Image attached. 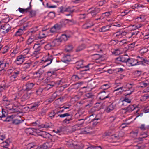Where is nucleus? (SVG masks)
<instances>
[{"mask_svg":"<svg viewBox=\"0 0 149 149\" xmlns=\"http://www.w3.org/2000/svg\"><path fill=\"white\" fill-rule=\"evenodd\" d=\"M143 60L142 61H138L136 59L133 58H129L127 61V65L129 67L137 65L140 64H144L145 63H143Z\"/></svg>","mask_w":149,"mask_h":149,"instance_id":"nucleus-1","label":"nucleus"},{"mask_svg":"<svg viewBox=\"0 0 149 149\" xmlns=\"http://www.w3.org/2000/svg\"><path fill=\"white\" fill-rule=\"evenodd\" d=\"M53 58L52 55L47 56L42 58V61L44 62L45 66L46 67L50 64L52 62Z\"/></svg>","mask_w":149,"mask_h":149,"instance_id":"nucleus-2","label":"nucleus"},{"mask_svg":"<svg viewBox=\"0 0 149 149\" xmlns=\"http://www.w3.org/2000/svg\"><path fill=\"white\" fill-rule=\"evenodd\" d=\"M127 35V32L121 30L113 33L112 36L116 39H119Z\"/></svg>","mask_w":149,"mask_h":149,"instance_id":"nucleus-3","label":"nucleus"},{"mask_svg":"<svg viewBox=\"0 0 149 149\" xmlns=\"http://www.w3.org/2000/svg\"><path fill=\"white\" fill-rule=\"evenodd\" d=\"M100 98L101 100H104L106 98L110 99L112 96L111 93H109L108 92H102L100 93Z\"/></svg>","mask_w":149,"mask_h":149,"instance_id":"nucleus-4","label":"nucleus"},{"mask_svg":"<svg viewBox=\"0 0 149 149\" xmlns=\"http://www.w3.org/2000/svg\"><path fill=\"white\" fill-rule=\"evenodd\" d=\"M11 27L9 24H5L3 26H1L0 31L2 33H8L11 29Z\"/></svg>","mask_w":149,"mask_h":149,"instance_id":"nucleus-5","label":"nucleus"},{"mask_svg":"<svg viewBox=\"0 0 149 149\" xmlns=\"http://www.w3.org/2000/svg\"><path fill=\"white\" fill-rule=\"evenodd\" d=\"M26 57V56L22 55H19L17 57L16 60L15 61V62L18 65L21 64L24 62Z\"/></svg>","mask_w":149,"mask_h":149,"instance_id":"nucleus-6","label":"nucleus"},{"mask_svg":"<svg viewBox=\"0 0 149 149\" xmlns=\"http://www.w3.org/2000/svg\"><path fill=\"white\" fill-rule=\"evenodd\" d=\"M89 51L100 52L102 51L101 45L99 46L97 45H93L91 47V49Z\"/></svg>","mask_w":149,"mask_h":149,"instance_id":"nucleus-7","label":"nucleus"},{"mask_svg":"<svg viewBox=\"0 0 149 149\" xmlns=\"http://www.w3.org/2000/svg\"><path fill=\"white\" fill-rule=\"evenodd\" d=\"M89 10L90 13L93 16L95 15L100 11V8L98 7L90 8Z\"/></svg>","mask_w":149,"mask_h":149,"instance_id":"nucleus-8","label":"nucleus"},{"mask_svg":"<svg viewBox=\"0 0 149 149\" xmlns=\"http://www.w3.org/2000/svg\"><path fill=\"white\" fill-rule=\"evenodd\" d=\"M129 59V57L127 55H125L121 56L120 57L118 58L117 60L119 61L125 62L127 64Z\"/></svg>","mask_w":149,"mask_h":149,"instance_id":"nucleus-9","label":"nucleus"},{"mask_svg":"<svg viewBox=\"0 0 149 149\" xmlns=\"http://www.w3.org/2000/svg\"><path fill=\"white\" fill-rule=\"evenodd\" d=\"M123 87L122 86L119 87L118 88H115V89L113 91V93L116 95H121L123 91Z\"/></svg>","mask_w":149,"mask_h":149,"instance_id":"nucleus-10","label":"nucleus"},{"mask_svg":"<svg viewBox=\"0 0 149 149\" xmlns=\"http://www.w3.org/2000/svg\"><path fill=\"white\" fill-rule=\"evenodd\" d=\"M93 25L92 21H86V23L83 25V28L84 29H88Z\"/></svg>","mask_w":149,"mask_h":149,"instance_id":"nucleus-11","label":"nucleus"},{"mask_svg":"<svg viewBox=\"0 0 149 149\" xmlns=\"http://www.w3.org/2000/svg\"><path fill=\"white\" fill-rule=\"evenodd\" d=\"M52 142H47L44 144L41 147L42 149H47L50 148L52 146Z\"/></svg>","mask_w":149,"mask_h":149,"instance_id":"nucleus-12","label":"nucleus"},{"mask_svg":"<svg viewBox=\"0 0 149 149\" xmlns=\"http://www.w3.org/2000/svg\"><path fill=\"white\" fill-rule=\"evenodd\" d=\"M61 60L63 62L65 63H68L71 60L70 55H64L62 58Z\"/></svg>","mask_w":149,"mask_h":149,"instance_id":"nucleus-13","label":"nucleus"},{"mask_svg":"<svg viewBox=\"0 0 149 149\" xmlns=\"http://www.w3.org/2000/svg\"><path fill=\"white\" fill-rule=\"evenodd\" d=\"M69 37V36H68L65 34H62L58 38L61 43L63 42L67 41Z\"/></svg>","mask_w":149,"mask_h":149,"instance_id":"nucleus-14","label":"nucleus"},{"mask_svg":"<svg viewBox=\"0 0 149 149\" xmlns=\"http://www.w3.org/2000/svg\"><path fill=\"white\" fill-rule=\"evenodd\" d=\"M51 43L53 48L55 47H57L59 46L61 43L58 38L54 40Z\"/></svg>","mask_w":149,"mask_h":149,"instance_id":"nucleus-15","label":"nucleus"},{"mask_svg":"<svg viewBox=\"0 0 149 149\" xmlns=\"http://www.w3.org/2000/svg\"><path fill=\"white\" fill-rule=\"evenodd\" d=\"M49 31V29L43 30L40 33V35L42 38H44L48 35V32Z\"/></svg>","mask_w":149,"mask_h":149,"instance_id":"nucleus-16","label":"nucleus"},{"mask_svg":"<svg viewBox=\"0 0 149 149\" xmlns=\"http://www.w3.org/2000/svg\"><path fill=\"white\" fill-rule=\"evenodd\" d=\"M44 72V70L43 69L40 68L36 72L34 73V75H36L37 77H41V75Z\"/></svg>","mask_w":149,"mask_h":149,"instance_id":"nucleus-17","label":"nucleus"},{"mask_svg":"<svg viewBox=\"0 0 149 149\" xmlns=\"http://www.w3.org/2000/svg\"><path fill=\"white\" fill-rule=\"evenodd\" d=\"M10 143L9 139H7L5 141L2 142L1 144V146L3 148H7Z\"/></svg>","mask_w":149,"mask_h":149,"instance_id":"nucleus-18","label":"nucleus"},{"mask_svg":"<svg viewBox=\"0 0 149 149\" xmlns=\"http://www.w3.org/2000/svg\"><path fill=\"white\" fill-rule=\"evenodd\" d=\"M36 129L34 128H29L26 130L25 132L27 134H33L34 132H35Z\"/></svg>","mask_w":149,"mask_h":149,"instance_id":"nucleus-19","label":"nucleus"},{"mask_svg":"<svg viewBox=\"0 0 149 149\" xmlns=\"http://www.w3.org/2000/svg\"><path fill=\"white\" fill-rule=\"evenodd\" d=\"M39 105V103L38 102L34 103L30 107L31 111H33L37 109Z\"/></svg>","mask_w":149,"mask_h":149,"instance_id":"nucleus-20","label":"nucleus"},{"mask_svg":"<svg viewBox=\"0 0 149 149\" xmlns=\"http://www.w3.org/2000/svg\"><path fill=\"white\" fill-rule=\"evenodd\" d=\"M136 109V107L133 105H130L126 109V111L129 112H131Z\"/></svg>","mask_w":149,"mask_h":149,"instance_id":"nucleus-21","label":"nucleus"},{"mask_svg":"<svg viewBox=\"0 0 149 149\" xmlns=\"http://www.w3.org/2000/svg\"><path fill=\"white\" fill-rule=\"evenodd\" d=\"M30 48H26L23 51L22 54V55L25 56H26L27 54H30L31 55L30 51Z\"/></svg>","mask_w":149,"mask_h":149,"instance_id":"nucleus-22","label":"nucleus"},{"mask_svg":"<svg viewBox=\"0 0 149 149\" xmlns=\"http://www.w3.org/2000/svg\"><path fill=\"white\" fill-rule=\"evenodd\" d=\"M111 27V26L110 25H107L104 26L101 28V31H100L103 32L107 31L109 30Z\"/></svg>","mask_w":149,"mask_h":149,"instance_id":"nucleus-23","label":"nucleus"},{"mask_svg":"<svg viewBox=\"0 0 149 149\" xmlns=\"http://www.w3.org/2000/svg\"><path fill=\"white\" fill-rule=\"evenodd\" d=\"M15 117V116L14 115H12L11 116H8L6 119L5 121L7 122H9L11 121H13V119Z\"/></svg>","mask_w":149,"mask_h":149,"instance_id":"nucleus-24","label":"nucleus"},{"mask_svg":"<svg viewBox=\"0 0 149 149\" xmlns=\"http://www.w3.org/2000/svg\"><path fill=\"white\" fill-rule=\"evenodd\" d=\"M115 108V106L113 104H112L107 107L106 109V111L108 113L109 112L113 110Z\"/></svg>","mask_w":149,"mask_h":149,"instance_id":"nucleus-25","label":"nucleus"},{"mask_svg":"<svg viewBox=\"0 0 149 149\" xmlns=\"http://www.w3.org/2000/svg\"><path fill=\"white\" fill-rule=\"evenodd\" d=\"M125 102L123 100L118 102L116 105V107H121L123 106H125L126 105Z\"/></svg>","mask_w":149,"mask_h":149,"instance_id":"nucleus-26","label":"nucleus"},{"mask_svg":"<svg viewBox=\"0 0 149 149\" xmlns=\"http://www.w3.org/2000/svg\"><path fill=\"white\" fill-rule=\"evenodd\" d=\"M33 48L35 49V52H38L41 50V47L40 45L36 43L34 45Z\"/></svg>","mask_w":149,"mask_h":149,"instance_id":"nucleus-27","label":"nucleus"},{"mask_svg":"<svg viewBox=\"0 0 149 149\" xmlns=\"http://www.w3.org/2000/svg\"><path fill=\"white\" fill-rule=\"evenodd\" d=\"M34 84L33 83H27L26 84V89L27 90H30L33 87Z\"/></svg>","mask_w":149,"mask_h":149,"instance_id":"nucleus-28","label":"nucleus"},{"mask_svg":"<svg viewBox=\"0 0 149 149\" xmlns=\"http://www.w3.org/2000/svg\"><path fill=\"white\" fill-rule=\"evenodd\" d=\"M32 62H29L24 64L22 66V68L25 70L29 68L32 65Z\"/></svg>","mask_w":149,"mask_h":149,"instance_id":"nucleus-29","label":"nucleus"},{"mask_svg":"<svg viewBox=\"0 0 149 149\" xmlns=\"http://www.w3.org/2000/svg\"><path fill=\"white\" fill-rule=\"evenodd\" d=\"M76 68L77 69L82 68L83 67V62L82 61H79L76 63Z\"/></svg>","mask_w":149,"mask_h":149,"instance_id":"nucleus-30","label":"nucleus"},{"mask_svg":"<svg viewBox=\"0 0 149 149\" xmlns=\"http://www.w3.org/2000/svg\"><path fill=\"white\" fill-rule=\"evenodd\" d=\"M19 52V47L18 46H16L15 48L13 50V52L11 54V56H14Z\"/></svg>","mask_w":149,"mask_h":149,"instance_id":"nucleus-31","label":"nucleus"},{"mask_svg":"<svg viewBox=\"0 0 149 149\" xmlns=\"http://www.w3.org/2000/svg\"><path fill=\"white\" fill-rule=\"evenodd\" d=\"M59 112V111H58L57 113H55L54 111L50 112L49 114V117H50L51 119L53 118L54 117L55 115L56 114H57Z\"/></svg>","mask_w":149,"mask_h":149,"instance_id":"nucleus-32","label":"nucleus"},{"mask_svg":"<svg viewBox=\"0 0 149 149\" xmlns=\"http://www.w3.org/2000/svg\"><path fill=\"white\" fill-rule=\"evenodd\" d=\"M35 40L33 36H31L29 38L27 41V44L28 45H30L33 43Z\"/></svg>","mask_w":149,"mask_h":149,"instance_id":"nucleus-33","label":"nucleus"},{"mask_svg":"<svg viewBox=\"0 0 149 149\" xmlns=\"http://www.w3.org/2000/svg\"><path fill=\"white\" fill-rule=\"evenodd\" d=\"M23 121L22 120H18L17 119H15L13 120L12 123L13 124L15 125H18L22 123Z\"/></svg>","mask_w":149,"mask_h":149,"instance_id":"nucleus-34","label":"nucleus"},{"mask_svg":"<svg viewBox=\"0 0 149 149\" xmlns=\"http://www.w3.org/2000/svg\"><path fill=\"white\" fill-rule=\"evenodd\" d=\"M31 2H30V6L29 7V10H28V12H29L31 15L32 16H33L35 15L36 14V13L34 11L32 10L31 9Z\"/></svg>","mask_w":149,"mask_h":149,"instance_id":"nucleus-35","label":"nucleus"},{"mask_svg":"<svg viewBox=\"0 0 149 149\" xmlns=\"http://www.w3.org/2000/svg\"><path fill=\"white\" fill-rule=\"evenodd\" d=\"M29 78V75H22L21 77V79L22 81H26L28 80Z\"/></svg>","mask_w":149,"mask_h":149,"instance_id":"nucleus-36","label":"nucleus"},{"mask_svg":"<svg viewBox=\"0 0 149 149\" xmlns=\"http://www.w3.org/2000/svg\"><path fill=\"white\" fill-rule=\"evenodd\" d=\"M44 48L48 50L53 49L54 48L51 42L46 45L45 46Z\"/></svg>","mask_w":149,"mask_h":149,"instance_id":"nucleus-37","label":"nucleus"},{"mask_svg":"<svg viewBox=\"0 0 149 149\" xmlns=\"http://www.w3.org/2000/svg\"><path fill=\"white\" fill-rule=\"evenodd\" d=\"M149 85V83L148 81L142 82L140 83V87L144 88L147 86Z\"/></svg>","mask_w":149,"mask_h":149,"instance_id":"nucleus-38","label":"nucleus"},{"mask_svg":"<svg viewBox=\"0 0 149 149\" xmlns=\"http://www.w3.org/2000/svg\"><path fill=\"white\" fill-rule=\"evenodd\" d=\"M6 66V64L3 61L0 62V71H2Z\"/></svg>","mask_w":149,"mask_h":149,"instance_id":"nucleus-39","label":"nucleus"},{"mask_svg":"<svg viewBox=\"0 0 149 149\" xmlns=\"http://www.w3.org/2000/svg\"><path fill=\"white\" fill-rule=\"evenodd\" d=\"M29 9V7H28L26 9H23L20 8H19V12L23 13H27Z\"/></svg>","mask_w":149,"mask_h":149,"instance_id":"nucleus-40","label":"nucleus"},{"mask_svg":"<svg viewBox=\"0 0 149 149\" xmlns=\"http://www.w3.org/2000/svg\"><path fill=\"white\" fill-rule=\"evenodd\" d=\"M139 128L142 131L147 130L146 126L144 124H141Z\"/></svg>","mask_w":149,"mask_h":149,"instance_id":"nucleus-41","label":"nucleus"},{"mask_svg":"<svg viewBox=\"0 0 149 149\" xmlns=\"http://www.w3.org/2000/svg\"><path fill=\"white\" fill-rule=\"evenodd\" d=\"M73 46L71 45H68L65 48L66 51L67 52H70L72 50Z\"/></svg>","mask_w":149,"mask_h":149,"instance_id":"nucleus-42","label":"nucleus"},{"mask_svg":"<svg viewBox=\"0 0 149 149\" xmlns=\"http://www.w3.org/2000/svg\"><path fill=\"white\" fill-rule=\"evenodd\" d=\"M50 135L49 133L44 131L42 136L43 137V138H49Z\"/></svg>","mask_w":149,"mask_h":149,"instance_id":"nucleus-43","label":"nucleus"},{"mask_svg":"<svg viewBox=\"0 0 149 149\" xmlns=\"http://www.w3.org/2000/svg\"><path fill=\"white\" fill-rule=\"evenodd\" d=\"M85 46L84 45H82L79 46L76 50V52H79L84 49Z\"/></svg>","mask_w":149,"mask_h":149,"instance_id":"nucleus-44","label":"nucleus"},{"mask_svg":"<svg viewBox=\"0 0 149 149\" xmlns=\"http://www.w3.org/2000/svg\"><path fill=\"white\" fill-rule=\"evenodd\" d=\"M110 87V85L108 84H104L101 86V88L103 90H106Z\"/></svg>","mask_w":149,"mask_h":149,"instance_id":"nucleus-45","label":"nucleus"},{"mask_svg":"<svg viewBox=\"0 0 149 149\" xmlns=\"http://www.w3.org/2000/svg\"><path fill=\"white\" fill-rule=\"evenodd\" d=\"M23 33L22 29H19L16 33L15 35L17 36H19L22 34Z\"/></svg>","mask_w":149,"mask_h":149,"instance_id":"nucleus-46","label":"nucleus"},{"mask_svg":"<svg viewBox=\"0 0 149 149\" xmlns=\"http://www.w3.org/2000/svg\"><path fill=\"white\" fill-rule=\"evenodd\" d=\"M70 115V114L68 113H64L63 114H59L56 116V117L59 116L60 118H63L66 116H69Z\"/></svg>","mask_w":149,"mask_h":149,"instance_id":"nucleus-47","label":"nucleus"},{"mask_svg":"<svg viewBox=\"0 0 149 149\" xmlns=\"http://www.w3.org/2000/svg\"><path fill=\"white\" fill-rule=\"evenodd\" d=\"M72 79L73 81H76L78 80L80 78L77 75H74L72 77Z\"/></svg>","mask_w":149,"mask_h":149,"instance_id":"nucleus-48","label":"nucleus"},{"mask_svg":"<svg viewBox=\"0 0 149 149\" xmlns=\"http://www.w3.org/2000/svg\"><path fill=\"white\" fill-rule=\"evenodd\" d=\"M43 132L40 130L36 129L35 132L38 135L42 136Z\"/></svg>","mask_w":149,"mask_h":149,"instance_id":"nucleus-49","label":"nucleus"},{"mask_svg":"<svg viewBox=\"0 0 149 149\" xmlns=\"http://www.w3.org/2000/svg\"><path fill=\"white\" fill-rule=\"evenodd\" d=\"M48 16L50 19H53L55 16V13L53 12H50L48 14Z\"/></svg>","mask_w":149,"mask_h":149,"instance_id":"nucleus-50","label":"nucleus"},{"mask_svg":"<svg viewBox=\"0 0 149 149\" xmlns=\"http://www.w3.org/2000/svg\"><path fill=\"white\" fill-rule=\"evenodd\" d=\"M143 16L142 15H140L139 17L136 18V20L139 22H141L143 20Z\"/></svg>","mask_w":149,"mask_h":149,"instance_id":"nucleus-51","label":"nucleus"},{"mask_svg":"<svg viewBox=\"0 0 149 149\" xmlns=\"http://www.w3.org/2000/svg\"><path fill=\"white\" fill-rule=\"evenodd\" d=\"M121 53V52L119 49L115 50L113 52V54H114L115 55H118Z\"/></svg>","mask_w":149,"mask_h":149,"instance_id":"nucleus-52","label":"nucleus"},{"mask_svg":"<svg viewBox=\"0 0 149 149\" xmlns=\"http://www.w3.org/2000/svg\"><path fill=\"white\" fill-rule=\"evenodd\" d=\"M8 47L7 46H5L3 48V51L1 52V53H2L3 54H4L8 52Z\"/></svg>","mask_w":149,"mask_h":149,"instance_id":"nucleus-53","label":"nucleus"},{"mask_svg":"<svg viewBox=\"0 0 149 149\" xmlns=\"http://www.w3.org/2000/svg\"><path fill=\"white\" fill-rule=\"evenodd\" d=\"M53 27H54L55 29L57 31L59 30L61 28V26L59 25H58V24H56Z\"/></svg>","mask_w":149,"mask_h":149,"instance_id":"nucleus-54","label":"nucleus"},{"mask_svg":"<svg viewBox=\"0 0 149 149\" xmlns=\"http://www.w3.org/2000/svg\"><path fill=\"white\" fill-rule=\"evenodd\" d=\"M54 86V85L52 84H48L45 87V90L47 91L51 88L52 87Z\"/></svg>","mask_w":149,"mask_h":149,"instance_id":"nucleus-55","label":"nucleus"},{"mask_svg":"<svg viewBox=\"0 0 149 149\" xmlns=\"http://www.w3.org/2000/svg\"><path fill=\"white\" fill-rule=\"evenodd\" d=\"M73 11V10H71V8L70 7H68L65 9V12H68L70 13H72Z\"/></svg>","mask_w":149,"mask_h":149,"instance_id":"nucleus-56","label":"nucleus"},{"mask_svg":"<svg viewBox=\"0 0 149 149\" xmlns=\"http://www.w3.org/2000/svg\"><path fill=\"white\" fill-rule=\"evenodd\" d=\"M140 135L141 136H142V137L143 138L146 137L148 136L146 132H142L140 133Z\"/></svg>","mask_w":149,"mask_h":149,"instance_id":"nucleus-57","label":"nucleus"},{"mask_svg":"<svg viewBox=\"0 0 149 149\" xmlns=\"http://www.w3.org/2000/svg\"><path fill=\"white\" fill-rule=\"evenodd\" d=\"M46 42V41L44 40H42L37 42V43L40 45V46L44 44Z\"/></svg>","mask_w":149,"mask_h":149,"instance_id":"nucleus-58","label":"nucleus"},{"mask_svg":"<svg viewBox=\"0 0 149 149\" xmlns=\"http://www.w3.org/2000/svg\"><path fill=\"white\" fill-rule=\"evenodd\" d=\"M99 120V118H97L96 119H94L93 120V126H95L97 125L98 123L97 121V120Z\"/></svg>","mask_w":149,"mask_h":149,"instance_id":"nucleus-59","label":"nucleus"},{"mask_svg":"<svg viewBox=\"0 0 149 149\" xmlns=\"http://www.w3.org/2000/svg\"><path fill=\"white\" fill-rule=\"evenodd\" d=\"M138 33V32H132V33H128L127 32V34H130V37H129V38H130L131 36H132L134 35H136Z\"/></svg>","mask_w":149,"mask_h":149,"instance_id":"nucleus-60","label":"nucleus"},{"mask_svg":"<svg viewBox=\"0 0 149 149\" xmlns=\"http://www.w3.org/2000/svg\"><path fill=\"white\" fill-rule=\"evenodd\" d=\"M135 7L136 8H138L140 7L143 8L144 7V6L141 4H140L138 3L136 4L135 5Z\"/></svg>","mask_w":149,"mask_h":149,"instance_id":"nucleus-61","label":"nucleus"},{"mask_svg":"<svg viewBox=\"0 0 149 149\" xmlns=\"http://www.w3.org/2000/svg\"><path fill=\"white\" fill-rule=\"evenodd\" d=\"M72 120V119L70 118L68 119H65L63 121L64 123H66V124H68L70 121Z\"/></svg>","mask_w":149,"mask_h":149,"instance_id":"nucleus-62","label":"nucleus"},{"mask_svg":"<svg viewBox=\"0 0 149 149\" xmlns=\"http://www.w3.org/2000/svg\"><path fill=\"white\" fill-rule=\"evenodd\" d=\"M125 102L130 103L131 102V100L128 98L125 97L123 100Z\"/></svg>","mask_w":149,"mask_h":149,"instance_id":"nucleus-63","label":"nucleus"},{"mask_svg":"<svg viewBox=\"0 0 149 149\" xmlns=\"http://www.w3.org/2000/svg\"><path fill=\"white\" fill-rule=\"evenodd\" d=\"M86 98H89L92 97V95L91 93H88L85 95Z\"/></svg>","mask_w":149,"mask_h":149,"instance_id":"nucleus-64","label":"nucleus"}]
</instances>
